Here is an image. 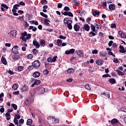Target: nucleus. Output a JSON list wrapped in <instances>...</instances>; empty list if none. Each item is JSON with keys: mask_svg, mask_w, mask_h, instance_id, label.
<instances>
[{"mask_svg": "<svg viewBox=\"0 0 126 126\" xmlns=\"http://www.w3.org/2000/svg\"><path fill=\"white\" fill-rule=\"evenodd\" d=\"M67 25L68 29H69L70 30H71V29H72V25H71V24Z\"/></svg>", "mask_w": 126, "mask_h": 126, "instance_id": "59", "label": "nucleus"}, {"mask_svg": "<svg viewBox=\"0 0 126 126\" xmlns=\"http://www.w3.org/2000/svg\"><path fill=\"white\" fill-rule=\"evenodd\" d=\"M40 64H41V63H40V62H39V61H35L32 63V66L35 68H37V67H39Z\"/></svg>", "mask_w": 126, "mask_h": 126, "instance_id": "4", "label": "nucleus"}, {"mask_svg": "<svg viewBox=\"0 0 126 126\" xmlns=\"http://www.w3.org/2000/svg\"><path fill=\"white\" fill-rule=\"evenodd\" d=\"M73 4H74V5H76L77 6H78L80 4L79 3V2H76L74 1L73 2Z\"/></svg>", "mask_w": 126, "mask_h": 126, "instance_id": "55", "label": "nucleus"}, {"mask_svg": "<svg viewBox=\"0 0 126 126\" xmlns=\"http://www.w3.org/2000/svg\"><path fill=\"white\" fill-rule=\"evenodd\" d=\"M20 6V5L17 4L14 5L13 7L14 9H17L18 8V7Z\"/></svg>", "mask_w": 126, "mask_h": 126, "instance_id": "48", "label": "nucleus"}, {"mask_svg": "<svg viewBox=\"0 0 126 126\" xmlns=\"http://www.w3.org/2000/svg\"><path fill=\"white\" fill-rule=\"evenodd\" d=\"M113 43H114V42L113 41V40H111L108 43V45L109 47H111L112 45H113Z\"/></svg>", "mask_w": 126, "mask_h": 126, "instance_id": "54", "label": "nucleus"}, {"mask_svg": "<svg viewBox=\"0 0 126 126\" xmlns=\"http://www.w3.org/2000/svg\"><path fill=\"white\" fill-rule=\"evenodd\" d=\"M109 81L111 84H115V83H116V80H115V79H110Z\"/></svg>", "mask_w": 126, "mask_h": 126, "instance_id": "28", "label": "nucleus"}, {"mask_svg": "<svg viewBox=\"0 0 126 126\" xmlns=\"http://www.w3.org/2000/svg\"><path fill=\"white\" fill-rule=\"evenodd\" d=\"M7 112L8 113H12V112H13V109L12 108H8L7 109Z\"/></svg>", "mask_w": 126, "mask_h": 126, "instance_id": "53", "label": "nucleus"}, {"mask_svg": "<svg viewBox=\"0 0 126 126\" xmlns=\"http://www.w3.org/2000/svg\"><path fill=\"white\" fill-rule=\"evenodd\" d=\"M19 125H22L23 124H24V120L23 119H20L19 120Z\"/></svg>", "mask_w": 126, "mask_h": 126, "instance_id": "36", "label": "nucleus"}, {"mask_svg": "<svg viewBox=\"0 0 126 126\" xmlns=\"http://www.w3.org/2000/svg\"><path fill=\"white\" fill-rule=\"evenodd\" d=\"M33 67H34L33 65H30L28 67V69H29V70H32V69H33Z\"/></svg>", "mask_w": 126, "mask_h": 126, "instance_id": "56", "label": "nucleus"}, {"mask_svg": "<svg viewBox=\"0 0 126 126\" xmlns=\"http://www.w3.org/2000/svg\"><path fill=\"white\" fill-rule=\"evenodd\" d=\"M68 16H70L71 17H73V14L70 11L68 12Z\"/></svg>", "mask_w": 126, "mask_h": 126, "instance_id": "47", "label": "nucleus"}, {"mask_svg": "<svg viewBox=\"0 0 126 126\" xmlns=\"http://www.w3.org/2000/svg\"><path fill=\"white\" fill-rule=\"evenodd\" d=\"M114 63H119V60H118V59L114 58L113 60Z\"/></svg>", "mask_w": 126, "mask_h": 126, "instance_id": "62", "label": "nucleus"}, {"mask_svg": "<svg viewBox=\"0 0 126 126\" xmlns=\"http://www.w3.org/2000/svg\"><path fill=\"white\" fill-rule=\"evenodd\" d=\"M111 123L113 126H118V125H120V122L117 120V119H113L111 120Z\"/></svg>", "mask_w": 126, "mask_h": 126, "instance_id": "5", "label": "nucleus"}, {"mask_svg": "<svg viewBox=\"0 0 126 126\" xmlns=\"http://www.w3.org/2000/svg\"><path fill=\"white\" fill-rule=\"evenodd\" d=\"M39 93L40 94H43L45 92V88H41L38 90Z\"/></svg>", "mask_w": 126, "mask_h": 126, "instance_id": "22", "label": "nucleus"}, {"mask_svg": "<svg viewBox=\"0 0 126 126\" xmlns=\"http://www.w3.org/2000/svg\"><path fill=\"white\" fill-rule=\"evenodd\" d=\"M118 34H119V36H120V37L121 38H126V34H125V33H124V32H123L120 31H119Z\"/></svg>", "mask_w": 126, "mask_h": 126, "instance_id": "15", "label": "nucleus"}, {"mask_svg": "<svg viewBox=\"0 0 126 126\" xmlns=\"http://www.w3.org/2000/svg\"><path fill=\"white\" fill-rule=\"evenodd\" d=\"M0 107H1V108L0 109V113H4V108H3V105L0 106Z\"/></svg>", "mask_w": 126, "mask_h": 126, "instance_id": "41", "label": "nucleus"}, {"mask_svg": "<svg viewBox=\"0 0 126 126\" xmlns=\"http://www.w3.org/2000/svg\"><path fill=\"white\" fill-rule=\"evenodd\" d=\"M50 22H51L50 20L47 19H44V24L46 26H50Z\"/></svg>", "mask_w": 126, "mask_h": 126, "instance_id": "12", "label": "nucleus"}, {"mask_svg": "<svg viewBox=\"0 0 126 126\" xmlns=\"http://www.w3.org/2000/svg\"><path fill=\"white\" fill-rule=\"evenodd\" d=\"M22 36H27V32H24L22 33Z\"/></svg>", "mask_w": 126, "mask_h": 126, "instance_id": "63", "label": "nucleus"}, {"mask_svg": "<svg viewBox=\"0 0 126 126\" xmlns=\"http://www.w3.org/2000/svg\"><path fill=\"white\" fill-rule=\"evenodd\" d=\"M5 116L7 121H9V120H10V114L8 113V112H7L5 114Z\"/></svg>", "mask_w": 126, "mask_h": 126, "instance_id": "23", "label": "nucleus"}, {"mask_svg": "<svg viewBox=\"0 0 126 126\" xmlns=\"http://www.w3.org/2000/svg\"><path fill=\"white\" fill-rule=\"evenodd\" d=\"M11 106L15 110H17V105L14 103L11 104Z\"/></svg>", "mask_w": 126, "mask_h": 126, "instance_id": "34", "label": "nucleus"}, {"mask_svg": "<svg viewBox=\"0 0 126 126\" xmlns=\"http://www.w3.org/2000/svg\"><path fill=\"white\" fill-rule=\"evenodd\" d=\"M67 72H68V73H69V74L72 73L74 72V70L72 68H69L67 70Z\"/></svg>", "mask_w": 126, "mask_h": 126, "instance_id": "26", "label": "nucleus"}, {"mask_svg": "<svg viewBox=\"0 0 126 126\" xmlns=\"http://www.w3.org/2000/svg\"><path fill=\"white\" fill-rule=\"evenodd\" d=\"M32 120L28 119L27 121V125L30 126V125H32Z\"/></svg>", "mask_w": 126, "mask_h": 126, "instance_id": "30", "label": "nucleus"}, {"mask_svg": "<svg viewBox=\"0 0 126 126\" xmlns=\"http://www.w3.org/2000/svg\"><path fill=\"white\" fill-rule=\"evenodd\" d=\"M20 5H25V3L23 1H21L19 2Z\"/></svg>", "mask_w": 126, "mask_h": 126, "instance_id": "64", "label": "nucleus"}, {"mask_svg": "<svg viewBox=\"0 0 126 126\" xmlns=\"http://www.w3.org/2000/svg\"><path fill=\"white\" fill-rule=\"evenodd\" d=\"M115 5L113 4H110L109 5V9L110 10H115Z\"/></svg>", "mask_w": 126, "mask_h": 126, "instance_id": "21", "label": "nucleus"}, {"mask_svg": "<svg viewBox=\"0 0 126 126\" xmlns=\"http://www.w3.org/2000/svg\"><path fill=\"white\" fill-rule=\"evenodd\" d=\"M58 58V56H55L52 58V63H55L56 61H57V58Z\"/></svg>", "mask_w": 126, "mask_h": 126, "instance_id": "50", "label": "nucleus"}, {"mask_svg": "<svg viewBox=\"0 0 126 126\" xmlns=\"http://www.w3.org/2000/svg\"><path fill=\"white\" fill-rule=\"evenodd\" d=\"M96 29H102V27L101 26V24L99 23H95L94 25L91 24V29L92 30L91 32H90V34L93 35V36H96V34H97V31Z\"/></svg>", "mask_w": 126, "mask_h": 126, "instance_id": "1", "label": "nucleus"}, {"mask_svg": "<svg viewBox=\"0 0 126 126\" xmlns=\"http://www.w3.org/2000/svg\"><path fill=\"white\" fill-rule=\"evenodd\" d=\"M14 119L19 120V119H20V115L16 114L14 117Z\"/></svg>", "mask_w": 126, "mask_h": 126, "instance_id": "49", "label": "nucleus"}, {"mask_svg": "<svg viewBox=\"0 0 126 126\" xmlns=\"http://www.w3.org/2000/svg\"><path fill=\"white\" fill-rule=\"evenodd\" d=\"M33 45L35 46V48H40V44L36 40L33 41Z\"/></svg>", "mask_w": 126, "mask_h": 126, "instance_id": "9", "label": "nucleus"}, {"mask_svg": "<svg viewBox=\"0 0 126 126\" xmlns=\"http://www.w3.org/2000/svg\"><path fill=\"white\" fill-rule=\"evenodd\" d=\"M12 12L13 13V15L17 16L18 15V13H16V9H12Z\"/></svg>", "mask_w": 126, "mask_h": 126, "instance_id": "33", "label": "nucleus"}, {"mask_svg": "<svg viewBox=\"0 0 126 126\" xmlns=\"http://www.w3.org/2000/svg\"><path fill=\"white\" fill-rule=\"evenodd\" d=\"M74 29L75 31L77 32L79 31V29H80V27L78 26L77 24H75L74 26Z\"/></svg>", "mask_w": 126, "mask_h": 126, "instance_id": "14", "label": "nucleus"}, {"mask_svg": "<svg viewBox=\"0 0 126 126\" xmlns=\"http://www.w3.org/2000/svg\"><path fill=\"white\" fill-rule=\"evenodd\" d=\"M120 50H119L120 53H122V54H124V53H126V49H125V47H124V46H120Z\"/></svg>", "mask_w": 126, "mask_h": 126, "instance_id": "13", "label": "nucleus"}, {"mask_svg": "<svg viewBox=\"0 0 126 126\" xmlns=\"http://www.w3.org/2000/svg\"><path fill=\"white\" fill-rule=\"evenodd\" d=\"M116 71H117L118 75H122V76H124L125 75V73H124L123 72L120 71L119 70H116Z\"/></svg>", "mask_w": 126, "mask_h": 126, "instance_id": "25", "label": "nucleus"}, {"mask_svg": "<svg viewBox=\"0 0 126 126\" xmlns=\"http://www.w3.org/2000/svg\"><path fill=\"white\" fill-rule=\"evenodd\" d=\"M103 63H104V62L102 61V60H98L96 61V63L98 65H102Z\"/></svg>", "mask_w": 126, "mask_h": 126, "instance_id": "17", "label": "nucleus"}, {"mask_svg": "<svg viewBox=\"0 0 126 126\" xmlns=\"http://www.w3.org/2000/svg\"><path fill=\"white\" fill-rule=\"evenodd\" d=\"M34 84L35 85H39V84H40V83H41V81L40 80H37V81H35L34 82Z\"/></svg>", "mask_w": 126, "mask_h": 126, "instance_id": "40", "label": "nucleus"}, {"mask_svg": "<svg viewBox=\"0 0 126 126\" xmlns=\"http://www.w3.org/2000/svg\"><path fill=\"white\" fill-rule=\"evenodd\" d=\"M19 59H20V56H19V55H16L13 57V60H14V61H18Z\"/></svg>", "mask_w": 126, "mask_h": 126, "instance_id": "27", "label": "nucleus"}, {"mask_svg": "<svg viewBox=\"0 0 126 126\" xmlns=\"http://www.w3.org/2000/svg\"><path fill=\"white\" fill-rule=\"evenodd\" d=\"M92 14L94 16H96V15H99L100 14V12L99 11H94L92 12Z\"/></svg>", "mask_w": 126, "mask_h": 126, "instance_id": "20", "label": "nucleus"}, {"mask_svg": "<svg viewBox=\"0 0 126 126\" xmlns=\"http://www.w3.org/2000/svg\"><path fill=\"white\" fill-rule=\"evenodd\" d=\"M1 61L2 63L3 64H6L7 62H6V60L5 59V58H4V57L3 56H2L1 58Z\"/></svg>", "mask_w": 126, "mask_h": 126, "instance_id": "19", "label": "nucleus"}, {"mask_svg": "<svg viewBox=\"0 0 126 126\" xmlns=\"http://www.w3.org/2000/svg\"><path fill=\"white\" fill-rule=\"evenodd\" d=\"M14 123L15 124V125H16L17 126H21L22 125H19V123H18V120L17 119H16L15 118H14Z\"/></svg>", "mask_w": 126, "mask_h": 126, "instance_id": "24", "label": "nucleus"}, {"mask_svg": "<svg viewBox=\"0 0 126 126\" xmlns=\"http://www.w3.org/2000/svg\"><path fill=\"white\" fill-rule=\"evenodd\" d=\"M85 88L86 89H87V90H91V88H90V87H89V84L86 85L85 86Z\"/></svg>", "mask_w": 126, "mask_h": 126, "instance_id": "39", "label": "nucleus"}, {"mask_svg": "<svg viewBox=\"0 0 126 126\" xmlns=\"http://www.w3.org/2000/svg\"><path fill=\"white\" fill-rule=\"evenodd\" d=\"M84 27L85 28V30L88 32L89 31V30H90V27H89V25L88 24H85L84 25Z\"/></svg>", "mask_w": 126, "mask_h": 126, "instance_id": "18", "label": "nucleus"}, {"mask_svg": "<svg viewBox=\"0 0 126 126\" xmlns=\"http://www.w3.org/2000/svg\"><path fill=\"white\" fill-rule=\"evenodd\" d=\"M12 88H13V89H14V90H16V89H17V88H18V84H14L13 85Z\"/></svg>", "mask_w": 126, "mask_h": 126, "instance_id": "32", "label": "nucleus"}, {"mask_svg": "<svg viewBox=\"0 0 126 126\" xmlns=\"http://www.w3.org/2000/svg\"><path fill=\"white\" fill-rule=\"evenodd\" d=\"M92 54H93V55H94L95 54H98V51H97L96 49H94L92 51Z\"/></svg>", "mask_w": 126, "mask_h": 126, "instance_id": "52", "label": "nucleus"}, {"mask_svg": "<svg viewBox=\"0 0 126 126\" xmlns=\"http://www.w3.org/2000/svg\"><path fill=\"white\" fill-rule=\"evenodd\" d=\"M62 40H61V39H58L57 40V45H58V46H61V45H62Z\"/></svg>", "mask_w": 126, "mask_h": 126, "instance_id": "35", "label": "nucleus"}, {"mask_svg": "<svg viewBox=\"0 0 126 126\" xmlns=\"http://www.w3.org/2000/svg\"><path fill=\"white\" fill-rule=\"evenodd\" d=\"M64 10H65V11H68L70 10V8H69V7L68 6H65L64 7Z\"/></svg>", "mask_w": 126, "mask_h": 126, "instance_id": "43", "label": "nucleus"}, {"mask_svg": "<svg viewBox=\"0 0 126 126\" xmlns=\"http://www.w3.org/2000/svg\"><path fill=\"white\" fill-rule=\"evenodd\" d=\"M47 120L48 121H52L53 123H54L55 124H58V123L60 122V120H59V119H56L55 118V117H51V116L48 117L47 118Z\"/></svg>", "mask_w": 126, "mask_h": 126, "instance_id": "2", "label": "nucleus"}, {"mask_svg": "<svg viewBox=\"0 0 126 126\" xmlns=\"http://www.w3.org/2000/svg\"><path fill=\"white\" fill-rule=\"evenodd\" d=\"M70 20H69V18H65L63 20L64 23H67L68 21H69Z\"/></svg>", "mask_w": 126, "mask_h": 126, "instance_id": "37", "label": "nucleus"}, {"mask_svg": "<svg viewBox=\"0 0 126 126\" xmlns=\"http://www.w3.org/2000/svg\"><path fill=\"white\" fill-rule=\"evenodd\" d=\"M2 7H4V8H6V9H8V6L6 5V4H1Z\"/></svg>", "mask_w": 126, "mask_h": 126, "instance_id": "51", "label": "nucleus"}, {"mask_svg": "<svg viewBox=\"0 0 126 126\" xmlns=\"http://www.w3.org/2000/svg\"><path fill=\"white\" fill-rule=\"evenodd\" d=\"M60 39H62V40H65L66 39V36H63L62 35H61L59 36Z\"/></svg>", "mask_w": 126, "mask_h": 126, "instance_id": "44", "label": "nucleus"}, {"mask_svg": "<svg viewBox=\"0 0 126 126\" xmlns=\"http://www.w3.org/2000/svg\"><path fill=\"white\" fill-rule=\"evenodd\" d=\"M31 34H28L27 36L26 37V40H29V39H31Z\"/></svg>", "mask_w": 126, "mask_h": 126, "instance_id": "46", "label": "nucleus"}, {"mask_svg": "<svg viewBox=\"0 0 126 126\" xmlns=\"http://www.w3.org/2000/svg\"><path fill=\"white\" fill-rule=\"evenodd\" d=\"M47 62H48V63H53L52 58H48Z\"/></svg>", "mask_w": 126, "mask_h": 126, "instance_id": "58", "label": "nucleus"}, {"mask_svg": "<svg viewBox=\"0 0 126 126\" xmlns=\"http://www.w3.org/2000/svg\"><path fill=\"white\" fill-rule=\"evenodd\" d=\"M40 75H41V74H40V72H39L38 71H35L33 74L32 76L35 78H37V77H39Z\"/></svg>", "mask_w": 126, "mask_h": 126, "instance_id": "8", "label": "nucleus"}, {"mask_svg": "<svg viewBox=\"0 0 126 126\" xmlns=\"http://www.w3.org/2000/svg\"><path fill=\"white\" fill-rule=\"evenodd\" d=\"M77 55L79 56L80 58L83 57V51L82 50H78L77 51Z\"/></svg>", "mask_w": 126, "mask_h": 126, "instance_id": "10", "label": "nucleus"}, {"mask_svg": "<svg viewBox=\"0 0 126 126\" xmlns=\"http://www.w3.org/2000/svg\"><path fill=\"white\" fill-rule=\"evenodd\" d=\"M27 59H29V60H31L32 58H33V55L32 54H29L27 56Z\"/></svg>", "mask_w": 126, "mask_h": 126, "instance_id": "38", "label": "nucleus"}, {"mask_svg": "<svg viewBox=\"0 0 126 126\" xmlns=\"http://www.w3.org/2000/svg\"><path fill=\"white\" fill-rule=\"evenodd\" d=\"M102 5L103 7H106V6H107V2H103L102 4Z\"/></svg>", "mask_w": 126, "mask_h": 126, "instance_id": "61", "label": "nucleus"}, {"mask_svg": "<svg viewBox=\"0 0 126 126\" xmlns=\"http://www.w3.org/2000/svg\"><path fill=\"white\" fill-rule=\"evenodd\" d=\"M16 31H11L8 33V35L10 38H14L16 36Z\"/></svg>", "mask_w": 126, "mask_h": 126, "instance_id": "3", "label": "nucleus"}, {"mask_svg": "<svg viewBox=\"0 0 126 126\" xmlns=\"http://www.w3.org/2000/svg\"><path fill=\"white\" fill-rule=\"evenodd\" d=\"M75 51V50L74 49H71L69 50H66L65 52V54H66V55H69V54H73Z\"/></svg>", "mask_w": 126, "mask_h": 126, "instance_id": "7", "label": "nucleus"}, {"mask_svg": "<svg viewBox=\"0 0 126 126\" xmlns=\"http://www.w3.org/2000/svg\"><path fill=\"white\" fill-rule=\"evenodd\" d=\"M18 70L19 71H22L23 70V67L22 66H19L18 67Z\"/></svg>", "mask_w": 126, "mask_h": 126, "instance_id": "42", "label": "nucleus"}, {"mask_svg": "<svg viewBox=\"0 0 126 126\" xmlns=\"http://www.w3.org/2000/svg\"><path fill=\"white\" fill-rule=\"evenodd\" d=\"M32 52L33 54H35V55H37V54H38V51H37L36 49H33Z\"/></svg>", "mask_w": 126, "mask_h": 126, "instance_id": "60", "label": "nucleus"}, {"mask_svg": "<svg viewBox=\"0 0 126 126\" xmlns=\"http://www.w3.org/2000/svg\"><path fill=\"white\" fill-rule=\"evenodd\" d=\"M58 7L59 8H62V7H63V3H59L58 4Z\"/></svg>", "mask_w": 126, "mask_h": 126, "instance_id": "57", "label": "nucleus"}, {"mask_svg": "<svg viewBox=\"0 0 126 126\" xmlns=\"http://www.w3.org/2000/svg\"><path fill=\"white\" fill-rule=\"evenodd\" d=\"M33 100H34V99L32 97L31 98V99H27L25 101V104L27 105L28 103H29V102H33Z\"/></svg>", "mask_w": 126, "mask_h": 126, "instance_id": "29", "label": "nucleus"}, {"mask_svg": "<svg viewBox=\"0 0 126 126\" xmlns=\"http://www.w3.org/2000/svg\"><path fill=\"white\" fill-rule=\"evenodd\" d=\"M29 89V88L28 87V86L25 85L22 89V92H26L27 91H28Z\"/></svg>", "mask_w": 126, "mask_h": 126, "instance_id": "11", "label": "nucleus"}, {"mask_svg": "<svg viewBox=\"0 0 126 126\" xmlns=\"http://www.w3.org/2000/svg\"><path fill=\"white\" fill-rule=\"evenodd\" d=\"M43 74H45V75H47V74H49V71L47 69H45L43 71Z\"/></svg>", "mask_w": 126, "mask_h": 126, "instance_id": "45", "label": "nucleus"}, {"mask_svg": "<svg viewBox=\"0 0 126 126\" xmlns=\"http://www.w3.org/2000/svg\"><path fill=\"white\" fill-rule=\"evenodd\" d=\"M40 15H41V16H43V17H44L45 18H48V15L45 14L43 12H40Z\"/></svg>", "mask_w": 126, "mask_h": 126, "instance_id": "31", "label": "nucleus"}, {"mask_svg": "<svg viewBox=\"0 0 126 126\" xmlns=\"http://www.w3.org/2000/svg\"><path fill=\"white\" fill-rule=\"evenodd\" d=\"M40 44L42 47H45V45H46V40H45V39H41L40 40Z\"/></svg>", "mask_w": 126, "mask_h": 126, "instance_id": "16", "label": "nucleus"}, {"mask_svg": "<svg viewBox=\"0 0 126 126\" xmlns=\"http://www.w3.org/2000/svg\"><path fill=\"white\" fill-rule=\"evenodd\" d=\"M18 46H15L12 48V52L13 54H18Z\"/></svg>", "mask_w": 126, "mask_h": 126, "instance_id": "6", "label": "nucleus"}]
</instances>
